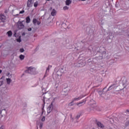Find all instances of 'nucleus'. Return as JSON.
<instances>
[{"instance_id":"1","label":"nucleus","mask_w":129,"mask_h":129,"mask_svg":"<svg viewBox=\"0 0 129 129\" xmlns=\"http://www.w3.org/2000/svg\"><path fill=\"white\" fill-rule=\"evenodd\" d=\"M24 23H25V21L18 22L17 27L18 29H20V30H22V29H24V28H25Z\"/></svg>"},{"instance_id":"2","label":"nucleus","mask_w":129,"mask_h":129,"mask_svg":"<svg viewBox=\"0 0 129 129\" xmlns=\"http://www.w3.org/2000/svg\"><path fill=\"white\" fill-rule=\"evenodd\" d=\"M63 73L64 71L63 70V69H60L56 72L55 75L57 77L59 78L62 76V74H63Z\"/></svg>"},{"instance_id":"3","label":"nucleus","mask_w":129,"mask_h":129,"mask_svg":"<svg viewBox=\"0 0 129 129\" xmlns=\"http://www.w3.org/2000/svg\"><path fill=\"white\" fill-rule=\"evenodd\" d=\"M29 73L30 74H37V72H36V68L30 67L28 69Z\"/></svg>"},{"instance_id":"4","label":"nucleus","mask_w":129,"mask_h":129,"mask_svg":"<svg viewBox=\"0 0 129 129\" xmlns=\"http://www.w3.org/2000/svg\"><path fill=\"white\" fill-rule=\"evenodd\" d=\"M83 98L82 96H80L78 98H75L72 100V102L70 103L69 105L70 106H72L73 105V102L75 101H78L79 100H80V99H82Z\"/></svg>"},{"instance_id":"5","label":"nucleus","mask_w":129,"mask_h":129,"mask_svg":"<svg viewBox=\"0 0 129 129\" xmlns=\"http://www.w3.org/2000/svg\"><path fill=\"white\" fill-rule=\"evenodd\" d=\"M34 2H35V0H28L27 4V7H28V8H31L33 7Z\"/></svg>"},{"instance_id":"6","label":"nucleus","mask_w":129,"mask_h":129,"mask_svg":"<svg viewBox=\"0 0 129 129\" xmlns=\"http://www.w3.org/2000/svg\"><path fill=\"white\" fill-rule=\"evenodd\" d=\"M33 23L35 26H37V25H39L40 24H41V22L38 20H37L36 19H33Z\"/></svg>"},{"instance_id":"7","label":"nucleus","mask_w":129,"mask_h":129,"mask_svg":"<svg viewBox=\"0 0 129 129\" xmlns=\"http://www.w3.org/2000/svg\"><path fill=\"white\" fill-rule=\"evenodd\" d=\"M52 109H53V103H51L47 108L48 113H50L52 111Z\"/></svg>"},{"instance_id":"8","label":"nucleus","mask_w":129,"mask_h":129,"mask_svg":"<svg viewBox=\"0 0 129 129\" xmlns=\"http://www.w3.org/2000/svg\"><path fill=\"white\" fill-rule=\"evenodd\" d=\"M6 19H7V18L6 17V16H5V15H0V20H1L2 22H4L5 21H6Z\"/></svg>"},{"instance_id":"9","label":"nucleus","mask_w":129,"mask_h":129,"mask_svg":"<svg viewBox=\"0 0 129 129\" xmlns=\"http://www.w3.org/2000/svg\"><path fill=\"white\" fill-rule=\"evenodd\" d=\"M97 124L98 126L100 127V128H103V127H104V125H103V124L101 123L100 122H98Z\"/></svg>"},{"instance_id":"10","label":"nucleus","mask_w":129,"mask_h":129,"mask_svg":"<svg viewBox=\"0 0 129 129\" xmlns=\"http://www.w3.org/2000/svg\"><path fill=\"white\" fill-rule=\"evenodd\" d=\"M78 106H82L84 104H85V101L83 100L81 102L77 104Z\"/></svg>"},{"instance_id":"11","label":"nucleus","mask_w":129,"mask_h":129,"mask_svg":"<svg viewBox=\"0 0 129 129\" xmlns=\"http://www.w3.org/2000/svg\"><path fill=\"white\" fill-rule=\"evenodd\" d=\"M72 3V1L71 0H67L66 1V6H69L70 5H71Z\"/></svg>"},{"instance_id":"12","label":"nucleus","mask_w":129,"mask_h":129,"mask_svg":"<svg viewBox=\"0 0 129 129\" xmlns=\"http://www.w3.org/2000/svg\"><path fill=\"white\" fill-rule=\"evenodd\" d=\"M56 10H55L54 9L52 10L51 13V16H52V17H54V16H56Z\"/></svg>"},{"instance_id":"13","label":"nucleus","mask_w":129,"mask_h":129,"mask_svg":"<svg viewBox=\"0 0 129 129\" xmlns=\"http://www.w3.org/2000/svg\"><path fill=\"white\" fill-rule=\"evenodd\" d=\"M6 80H7V84H11V83H12V80L10 78H7L6 79Z\"/></svg>"},{"instance_id":"14","label":"nucleus","mask_w":129,"mask_h":129,"mask_svg":"<svg viewBox=\"0 0 129 129\" xmlns=\"http://www.w3.org/2000/svg\"><path fill=\"white\" fill-rule=\"evenodd\" d=\"M7 35L8 37H12L13 35V32H12V31H9L7 32Z\"/></svg>"},{"instance_id":"15","label":"nucleus","mask_w":129,"mask_h":129,"mask_svg":"<svg viewBox=\"0 0 129 129\" xmlns=\"http://www.w3.org/2000/svg\"><path fill=\"white\" fill-rule=\"evenodd\" d=\"M30 21H31V19L30 18V17H27L26 18V21L27 24H29V23H30Z\"/></svg>"},{"instance_id":"16","label":"nucleus","mask_w":129,"mask_h":129,"mask_svg":"<svg viewBox=\"0 0 129 129\" xmlns=\"http://www.w3.org/2000/svg\"><path fill=\"white\" fill-rule=\"evenodd\" d=\"M89 104H90V105H92L93 104H95V101H94V100H93V99H92L90 101Z\"/></svg>"},{"instance_id":"17","label":"nucleus","mask_w":129,"mask_h":129,"mask_svg":"<svg viewBox=\"0 0 129 129\" xmlns=\"http://www.w3.org/2000/svg\"><path fill=\"white\" fill-rule=\"evenodd\" d=\"M20 60H24L25 59V55L21 54L19 56Z\"/></svg>"},{"instance_id":"18","label":"nucleus","mask_w":129,"mask_h":129,"mask_svg":"<svg viewBox=\"0 0 129 129\" xmlns=\"http://www.w3.org/2000/svg\"><path fill=\"white\" fill-rule=\"evenodd\" d=\"M112 88H115V85H113L110 86L108 89V90H111Z\"/></svg>"},{"instance_id":"19","label":"nucleus","mask_w":129,"mask_h":129,"mask_svg":"<svg viewBox=\"0 0 129 129\" xmlns=\"http://www.w3.org/2000/svg\"><path fill=\"white\" fill-rule=\"evenodd\" d=\"M63 11H68L69 10V7L68 6H64L63 8Z\"/></svg>"},{"instance_id":"20","label":"nucleus","mask_w":129,"mask_h":129,"mask_svg":"<svg viewBox=\"0 0 129 129\" xmlns=\"http://www.w3.org/2000/svg\"><path fill=\"white\" fill-rule=\"evenodd\" d=\"M38 5H39V2H36L34 3V7L35 8H37V7H38Z\"/></svg>"},{"instance_id":"21","label":"nucleus","mask_w":129,"mask_h":129,"mask_svg":"<svg viewBox=\"0 0 129 129\" xmlns=\"http://www.w3.org/2000/svg\"><path fill=\"white\" fill-rule=\"evenodd\" d=\"M41 121H45V116L41 115Z\"/></svg>"},{"instance_id":"22","label":"nucleus","mask_w":129,"mask_h":129,"mask_svg":"<svg viewBox=\"0 0 129 129\" xmlns=\"http://www.w3.org/2000/svg\"><path fill=\"white\" fill-rule=\"evenodd\" d=\"M4 84V81H3V79H0V86Z\"/></svg>"},{"instance_id":"23","label":"nucleus","mask_w":129,"mask_h":129,"mask_svg":"<svg viewBox=\"0 0 129 129\" xmlns=\"http://www.w3.org/2000/svg\"><path fill=\"white\" fill-rule=\"evenodd\" d=\"M81 61L82 62H79V63L81 64V65H82V66H83V65H85V64H84L85 62L84 60H81Z\"/></svg>"},{"instance_id":"24","label":"nucleus","mask_w":129,"mask_h":129,"mask_svg":"<svg viewBox=\"0 0 129 129\" xmlns=\"http://www.w3.org/2000/svg\"><path fill=\"white\" fill-rule=\"evenodd\" d=\"M4 104V101H3L1 99H0V106H2Z\"/></svg>"},{"instance_id":"25","label":"nucleus","mask_w":129,"mask_h":129,"mask_svg":"<svg viewBox=\"0 0 129 129\" xmlns=\"http://www.w3.org/2000/svg\"><path fill=\"white\" fill-rule=\"evenodd\" d=\"M17 42H19V43L21 42V36H20V37H19V38L17 39Z\"/></svg>"},{"instance_id":"26","label":"nucleus","mask_w":129,"mask_h":129,"mask_svg":"<svg viewBox=\"0 0 129 129\" xmlns=\"http://www.w3.org/2000/svg\"><path fill=\"white\" fill-rule=\"evenodd\" d=\"M24 51H25V50L24 49V48H21V49H20V51L21 53L24 52Z\"/></svg>"},{"instance_id":"27","label":"nucleus","mask_w":129,"mask_h":129,"mask_svg":"<svg viewBox=\"0 0 129 129\" xmlns=\"http://www.w3.org/2000/svg\"><path fill=\"white\" fill-rule=\"evenodd\" d=\"M43 114H44V115L46 114V112L44 110H42V115H43Z\"/></svg>"},{"instance_id":"28","label":"nucleus","mask_w":129,"mask_h":129,"mask_svg":"<svg viewBox=\"0 0 129 129\" xmlns=\"http://www.w3.org/2000/svg\"><path fill=\"white\" fill-rule=\"evenodd\" d=\"M49 70H50V68H49V67H48V68L46 69V71L45 74H47V73L49 72Z\"/></svg>"},{"instance_id":"29","label":"nucleus","mask_w":129,"mask_h":129,"mask_svg":"<svg viewBox=\"0 0 129 129\" xmlns=\"http://www.w3.org/2000/svg\"><path fill=\"white\" fill-rule=\"evenodd\" d=\"M24 13H25V10H22L20 12L19 14H24Z\"/></svg>"},{"instance_id":"30","label":"nucleus","mask_w":129,"mask_h":129,"mask_svg":"<svg viewBox=\"0 0 129 129\" xmlns=\"http://www.w3.org/2000/svg\"><path fill=\"white\" fill-rule=\"evenodd\" d=\"M42 127H43V123H41L40 125V128H42Z\"/></svg>"},{"instance_id":"31","label":"nucleus","mask_w":129,"mask_h":129,"mask_svg":"<svg viewBox=\"0 0 129 129\" xmlns=\"http://www.w3.org/2000/svg\"><path fill=\"white\" fill-rule=\"evenodd\" d=\"M0 129H5V127L4 126H2L0 127Z\"/></svg>"},{"instance_id":"32","label":"nucleus","mask_w":129,"mask_h":129,"mask_svg":"<svg viewBox=\"0 0 129 129\" xmlns=\"http://www.w3.org/2000/svg\"><path fill=\"white\" fill-rule=\"evenodd\" d=\"M28 31H32V28H28Z\"/></svg>"},{"instance_id":"33","label":"nucleus","mask_w":129,"mask_h":129,"mask_svg":"<svg viewBox=\"0 0 129 129\" xmlns=\"http://www.w3.org/2000/svg\"><path fill=\"white\" fill-rule=\"evenodd\" d=\"M3 113V110H0V114H2Z\"/></svg>"},{"instance_id":"34","label":"nucleus","mask_w":129,"mask_h":129,"mask_svg":"<svg viewBox=\"0 0 129 129\" xmlns=\"http://www.w3.org/2000/svg\"><path fill=\"white\" fill-rule=\"evenodd\" d=\"M48 68H49V69H50V68H52V66H48Z\"/></svg>"},{"instance_id":"35","label":"nucleus","mask_w":129,"mask_h":129,"mask_svg":"<svg viewBox=\"0 0 129 129\" xmlns=\"http://www.w3.org/2000/svg\"><path fill=\"white\" fill-rule=\"evenodd\" d=\"M98 93H99V94H100V93H102V92H101V91H100L98 92Z\"/></svg>"},{"instance_id":"36","label":"nucleus","mask_w":129,"mask_h":129,"mask_svg":"<svg viewBox=\"0 0 129 129\" xmlns=\"http://www.w3.org/2000/svg\"><path fill=\"white\" fill-rule=\"evenodd\" d=\"M7 76H9V75H10V73H7Z\"/></svg>"},{"instance_id":"37","label":"nucleus","mask_w":129,"mask_h":129,"mask_svg":"<svg viewBox=\"0 0 129 129\" xmlns=\"http://www.w3.org/2000/svg\"><path fill=\"white\" fill-rule=\"evenodd\" d=\"M2 72L3 71H2V70H0V74H1V73H2Z\"/></svg>"},{"instance_id":"38","label":"nucleus","mask_w":129,"mask_h":129,"mask_svg":"<svg viewBox=\"0 0 129 129\" xmlns=\"http://www.w3.org/2000/svg\"><path fill=\"white\" fill-rule=\"evenodd\" d=\"M63 31H66V29L65 28H63Z\"/></svg>"},{"instance_id":"39","label":"nucleus","mask_w":129,"mask_h":129,"mask_svg":"<svg viewBox=\"0 0 129 129\" xmlns=\"http://www.w3.org/2000/svg\"><path fill=\"white\" fill-rule=\"evenodd\" d=\"M82 1V2H85V1H86V0H81Z\"/></svg>"},{"instance_id":"40","label":"nucleus","mask_w":129,"mask_h":129,"mask_svg":"<svg viewBox=\"0 0 129 129\" xmlns=\"http://www.w3.org/2000/svg\"><path fill=\"white\" fill-rule=\"evenodd\" d=\"M62 26H65V24L63 23V24H62Z\"/></svg>"},{"instance_id":"41","label":"nucleus","mask_w":129,"mask_h":129,"mask_svg":"<svg viewBox=\"0 0 129 129\" xmlns=\"http://www.w3.org/2000/svg\"><path fill=\"white\" fill-rule=\"evenodd\" d=\"M25 35V33H23V35Z\"/></svg>"},{"instance_id":"42","label":"nucleus","mask_w":129,"mask_h":129,"mask_svg":"<svg viewBox=\"0 0 129 129\" xmlns=\"http://www.w3.org/2000/svg\"><path fill=\"white\" fill-rule=\"evenodd\" d=\"M46 1H51V0H46Z\"/></svg>"},{"instance_id":"43","label":"nucleus","mask_w":129,"mask_h":129,"mask_svg":"<svg viewBox=\"0 0 129 129\" xmlns=\"http://www.w3.org/2000/svg\"><path fill=\"white\" fill-rule=\"evenodd\" d=\"M78 117V118H79V117Z\"/></svg>"},{"instance_id":"44","label":"nucleus","mask_w":129,"mask_h":129,"mask_svg":"<svg viewBox=\"0 0 129 129\" xmlns=\"http://www.w3.org/2000/svg\"><path fill=\"white\" fill-rule=\"evenodd\" d=\"M17 16H19V15H18V14H17Z\"/></svg>"}]
</instances>
